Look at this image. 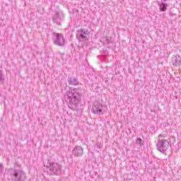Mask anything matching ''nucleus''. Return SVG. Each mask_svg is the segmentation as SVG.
<instances>
[{"label":"nucleus","instance_id":"nucleus-16","mask_svg":"<svg viewBox=\"0 0 181 181\" xmlns=\"http://www.w3.org/2000/svg\"><path fill=\"white\" fill-rule=\"evenodd\" d=\"M2 80H4V78H2V71L0 70V81H2Z\"/></svg>","mask_w":181,"mask_h":181},{"label":"nucleus","instance_id":"nucleus-11","mask_svg":"<svg viewBox=\"0 0 181 181\" xmlns=\"http://www.w3.org/2000/svg\"><path fill=\"white\" fill-rule=\"evenodd\" d=\"M68 83L69 86H78V84H80V81L78 80V78L76 76H69Z\"/></svg>","mask_w":181,"mask_h":181},{"label":"nucleus","instance_id":"nucleus-9","mask_svg":"<svg viewBox=\"0 0 181 181\" xmlns=\"http://www.w3.org/2000/svg\"><path fill=\"white\" fill-rule=\"evenodd\" d=\"M83 152H84V149L83 148V147L80 146H76L72 150V155H74L76 158H78L79 156H83Z\"/></svg>","mask_w":181,"mask_h":181},{"label":"nucleus","instance_id":"nucleus-12","mask_svg":"<svg viewBox=\"0 0 181 181\" xmlns=\"http://www.w3.org/2000/svg\"><path fill=\"white\" fill-rule=\"evenodd\" d=\"M168 9V4L161 1V5L160 6V12H165Z\"/></svg>","mask_w":181,"mask_h":181},{"label":"nucleus","instance_id":"nucleus-19","mask_svg":"<svg viewBox=\"0 0 181 181\" xmlns=\"http://www.w3.org/2000/svg\"><path fill=\"white\" fill-rule=\"evenodd\" d=\"M160 136H163L162 134H160L159 136H158V137L159 138H160Z\"/></svg>","mask_w":181,"mask_h":181},{"label":"nucleus","instance_id":"nucleus-10","mask_svg":"<svg viewBox=\"0 0 181 181\" xmlns=\"http://www.w3.org/2000/svg\"><path fill=\"white\" fill-rule=\"evenodd\" d=\"M172 63L173 66H175V67H179L181 64V57L179 55V54H177L176 55H173L172 57Z\"/></svg>","mask_w":181,"mask_h":181},{"label":"nucleus","instance_id":"nucleus-18","mask_svg":"<svg viewBox=\"0 0 181 181\" xmlns=\"http://www.w3.org/2000/svg\"><path fill=\"white\" fill-rule=\"evenodd\" d=\"M96 148H97L98 149H100V146H99V145H96Z\"/></svg>","mask_w":181,"mask_h":181},{"label":"nucleus","instance_id":"nucleus-20","mask_svg":"<svg viewBox=\"0 0 181 181\" xmlns=\"http://www.w3.org/2000/svg\"><path fill=\"white\" fill-rule=\"evenodd\" d=\"M164 1V2H166L168 0H163Z\"/></svg>","mask_w":181,"mask_h":181},{"label":"nucleus","instance_id":"nucleus-15","mask_svg":"<svg viewBox=\"0 0 181 181\" xmlns=\"http://www.w3.org/2000/svg\"><path fill=\"white\" fill-rule=\"evenodd\" d=\"M2 173H4V164L0 163V176H2Z\"/></svg>","mask_w":181,"mask_h":181},{"label":"nucleus","instance_id":"nucleus-1","mask_svg":"<svg viewBox=\"0 0 181 181\" xmlns=\"http://www.w3.org/2000/svg\"><path fill=\"white\" fill-rule=\"evenodd\" d=\"M83 95V90L81 88H70L69 92L65 97L68 107L70 110L76 111L78 108V104L81 103V97Z\"/></svg>","mask_w":181,"mask_h":181},{"label":"nucleus","instance_id":"nucleus-8","mask_svg":"<svg viewBox=\"0 0 181 181\" xmlns=\"http://www.w3.org/2000/svg\"><path fill=\"white\" fill-rule=\"evenodd\" d=\"M103 104L98 102H95L92 107V112L97 115H103V114H104V112H103Z\"/></svg>","mask_w":181,"mask_h":181},{"label":"nucleus","instance_id":"nucleus-4","mask_svg":"<svg viewBox=\"0 0 181 181\" xmlns=\"http://www.w3.org/2000/svg\"><path fill=\"white\" fill-rule=\"evenodd\" d=\"M52 40L54 45L60 46L61 47H63L66 44V40H64V37L62 33H53Z\"/></svg>","mask_w":181,"mask_h":181},{"label":"nucleus","instance_id":"nucleus-14","mask_svg":"<svg viewBox=\"0 0 181 181\" xmlns=\"http://www.w3.org/2000/svg\"><path fill=\"white\" fill-rule=\"evenodd\" d=\"M136 144L139 145V146H142V139L141 138H137L136 140Z\"/></svg>","mask_w":181,"mask_h":181},{"label":"nucleus","instance_id":"nucleus-17","mask_svg":"<svg viewBox=\"0 0 181 181\" xmlns=\"http://www.w3.org/2000/svg\"><path fill=\"white\" fill-rule=\"evenodd\" d=\"M157 4H158V6H160L162 5V1H157Z\"/></svg>","mask_w":181,"mask_h":181},{"label":"nucleus","instance_id":"nucleus-6","mask_svg":"<svg viewBox=\"0 0 181 181\" xmlns=\"http://www.w3.org/2000/svg\"><path fill=\"white\" fill-rule=\"evenodd\" d=\"M157 149L161 153H165L169 149V141L166 139H159L156 144Z\"/></svg>","mask_w":181,"mask_h":181},{"label":"nucleus","instance_id":"nucleus-7","mask_svg":"<svg viewBox=\"0 0 181 181\" xmlns=\"http://www.w3.org/2000/svg\"><path fill=\"white\" fill-rule=\"evenodd\" d=\"M88 30L87 29H80L78 30L76 33V37L79 42H86L88 40L87 36H88Z\"/></svg>","mask_w":181,"mask_h":181},{"label":"nucleus","instance_id":"nucleus-3","mask_svg":"<svg viewBox=\"0 0 181 181\" xmlns=\"http://www.w3.org/2000/svg\"><path fill=\"white\" fill-rule=\"evenodd\" d=\"M47 168H49V173L52 175L60 176L63 173L62 165L58 163H49V165Z\"/></svg>","mask_w":181,"mask_h":181},{"label":"nucleus","instance_id":"nucleus-5","mask_svg":"<svg viewBox=\"0 0 181 181\" xmlns=\"http://www.w3.org/2000/svg\"><path fill=\"white\" fill-rule=\"evenodd\" d=\"M52 21L57 26H62V22L64 21V14L62 11H56L52 17Z\"/></svg>","mask_w":181,"mask_h":181},{"label":"nucleus","instance_id":"nucleus-13","mask_svg":"<svg viewBox=\"0 0 181 181\" xmlns=\"http://www.w3.org/2000/svg\"><path fill=\"white\" fill-rule=\"evenodd\" d=\"M111 37H105V40H103L104 45H110V43H112V41H111Z\"/></svg>","mask_w":181,"mask_h":181},{"label":"nucleus","instance_id":"nucleus-2","mask_svg":"<svg viewBox=\"0 0 181 181\" xmlns=\"http://www.w3.org/2000/svg\"><path fill=\"white\" fill-rule=\"evenodd\" d=\"M16 168H21V165L18 163H14V168H9L8 170V180L26 181V173L22 170L16 169Z\"/></svg>","mask_w":181,"mask_h":181}]
</instances>
